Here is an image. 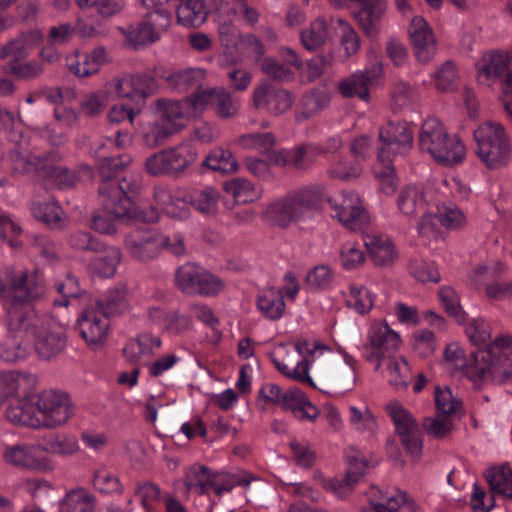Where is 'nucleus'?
I'll use <instances>...</instances> for the list:
<instances>
[{"mask_svg": "<svg viewBox=\"0 0 512 512\" xmlns=\"http://www.w3.org/2000/svg\"><path fill=\"white\" fill-rule=\"evenodd\" d=\"M364 244L368 255L376 266H389L397 258L395 247L391 240L382 235L367 234Z\"/></svg>", "mask_w": 512, "mask_h": 512, "instance_id": "cd10ccee", "label": "nucleus"}, {"mask_svg": "<svg viewBox=\"0 0 512 512\" xmlns=\"http://www.w3.org/2000/svg\"><path fill=\"white\" fill-rule=\"evenodd\" d=\"M124 248L135 261L148 263L159 257L163 250L175 256L185 254L183 237L175 234L172 237L155 229H135L124 239Z\"/></svg>", "mask_w": 512, "mask_h": 512, "instance_id": "423d86ee", "label": "nucleus"}, {"mask_svg": "<svg viewBox=\"0 0 512 512\" xmlns=\"http://www.w3.org/2000/svg\"><path fill=\"white\" fill-rule=\"evenodd\" d=\"M399 335L386 324H374L371 326L367 342L363 346L364 358L375 363V370H379L381 361L388 359L400 346Z\"/></svg>", "mask_w": 512, "mask_h": 512, "instance_id": "4468645a", "label": "nucleus"}, {"mask_svg": "<svg viewBox=\"0 0 512 512\" xmlns=\"http://www.w3.org/2000/svg\"><path fill=\"white\" fill-rule=\"evenodd\" d=\"M77 327L92 349L100 348L108 336L109 321L104 311L90 310L78 319Z\"/></svg>", "mask_w": 512, "mask_h": 512, "instance_id": "6ab92c4d", "label": "nucleus"}, {"mask_svg": "<svg viewBox=\"0 0 512 512\" xmlns=\"http://www.w3.org/2000/svg\"><path fill=\"white\" fill-rule=\"evenodd\" d=\"M413 142V131L407 122L388 121L379 129L377 158L381 163H392L395 157L406 155Z\"/></svg>", "mask_w": 512, "mask_h": 512, "instance_id": "9d476101", "label": "nucleus"}, {"mask_svg": "<svg viewBox=\"0 0 512 512\" xmlns=\"http://www.w3.org/2000/svg\"><path fill=\"white\" fill-rule=\"evenodd\" d=\"M367 497L370 507L363 509L362 512H397L402 505H406L411 511L415 509L414 502L403 491L382 490L372 485Z\"/></svg>", "mask_w": 512, "mask_h": 512, "instance_id": "aec40b11", "label": "nucleus"}, {"mask_svg": "<svg viewBox=\"0 0 512 512\" xmlns=\"http://www.w3.org/2000/svg\"><path fill=\"white\" fill-rule=\"evenodd\" d=\"M382 72V64L376 60L371 68H367L365 72H358L349 78L341 81L339 90L344 97H358L361 100H368L369 85L375 81Z\"/></svg>", "mask_w": 512, "mask_h": 512, "instance_id": "412c9836", "label": "nucleus"}, {"mask_svg": "<svg viewBox=\"0 0 512 512\" xmlns=\"http://www.w3.org/2000/svg\"><path fill=\"white\" fill-rule=\"evenodd\" d=\"M335 217L348 229H362L369 222V216L359 196L352 191H343L329 199Z\"/></svg>", "mask_w": 512, "mask_h": 512, "instance_id": "dca6fc26", "label": "nucleus"}, {"mask_svg": "<svg viewBox=\"0 0 512 512\" xmlns=\"http://www.w3.org/2000/svg\"><path fill=\"white\" fill-rule=\"evenodd\" d=\"M175 282L187 295L214 296L224 288L220 278L193 263H186L176 270Z\"/></svg>", "mask_w": 512, "mask_h": 512, "instance_id": "9b49d317", "label": "nucleus"}, {"mask_svg": "<svg viewBox=\"0 0 512 512\" xmlns=\"http://www.w3.org/2000/svg\"><path fill=\"white\" fill-rule=\"evenodd\" d=\"M261 70L274 81L287 82L294 78V73L288 65L272 57H266L261 61Z\"/></svg>", "mask_w": 512, "mask_h": 512, "instance_id": "e2e57ef3", "label": "nucleus"}, {"mask_svg": "<svg viewBox=\"0 0 512 512\" xmlns=\"http://www.w3.org/2000/svg\"><path fill=\"white\" fill-rule=\"evenodd\" d=\"M418 147L421 152L427 153L444 167L456 166L466 157V147L461 139L457 135L449 134L445 125L434 117L427 118L422 123Z\"/></svg>", "mask_w": 512, "mask_h": 512, "instance_id": "7ed1b4c3", "label": "nucleus"}, {"mask_svg": "<svg viewBox=\"0 0 512 512\" xmlns=\"http://www.w3.org/2000/svg\"><path fill=\"white\" fill-rule=\"evenodd\" d=\"M203 166L222 174L234 173L238 163L231 151L222 148L213 149L204 159Z\"/></svg>", "mask_w": 512, "mask_h": 512, "instance_id": "c03bdc74", "label": "nucleus"}, {"mask_svg": "<svg viewBox=\"0 0 512 512\" xmlns=\"http://www.w3.org/2000/svg\"><path fill=\"white\" fill-rule=\"evenodd\" d=\"M205 0H183L176 7L177 24L196 28L205 23L208 8Z\"/></svg>", "mask_w": 512, "mask_h": 512, "instance_id": "2f4dec72", "label": "nucleus"}, {"mask_svg": "<svg viewBox=\"0 0 512 512\" xmlns=\"http://www.w3.org/2000/svg\"><path fill=\"white\" fill-rule=\"evenodd\" d=\"M437 220L448 229H460L466 224L464 212L456 206L443 205L438 208Z\"/></svg>", "mask_w": 512, "mask_h": 512, "instance_id": "774afa93", "label": "nucleus"}, {"mask_svg": "<svg viewBox=\"0 0 512 512\" xmlns=\"http://www.w3.org/2000/svg\"><path fill=\"white\" fill-rule=\"evenodd\" d=\"M214 475L203 466H194L185 477V486L188 491H195L200 495L207 494L210 489L212 490Z\"/></svg>", "mask_w": 512, "mask_h": 512, "instance_id": "de8ad7c7", "label": "nucleus"}, {"mask_svg": "<svg viewBox=\"0 0 512 512\" xmlns=\"http://www.w3.org/2000/svg\"><path fill=\"white\" fill-rule=\"evenodd\" d=\"M386 411L391 417L396 433L407 453L415 457L418 456L422 450V434L416 420L410 412L397 401L389 402L386 405Z\"/></svg>", "mask_w": 512, "mask_h": 512, "instance_id": "ddd939ff", "label": "nucleus"}, {"mask_svg": "<svg viewBox=\"0 0 512 512\" xmlns=\"http://www.w3.org/2000/svg\"><path fill=\"white\" fill-rule=\"evenodd\" d=\"M346 461L348 468L345 477L335 478L331 481V488L340 497L352 490L353 485L358 482L368 467L367 461L362 454L353 448L346 452Z\"/></svg>", "mask_w": 512, "mask_h": 512, "instance_id": "5701e85b", "label": "nucleus"}, {"mask_svg": "<svg viewBox=\"0 0 512 512\" xmlns=\"http://www.w3.org/2000/svg\"><path fill=\"white\" fill-rule=\"evenodd\" d=\"M44 294V286L36 273L7 268L0 277V300L7 311L10 334L37 335L44 322L38 317L32 302Z\"/></svg>", "mask_w": 512, "mask_h": 512, "instance_id": "f257e3e1", "label": "nucleus"}, {"mask_svg": "<svg viewBox=\"0 0 512 512\" xmlns=\"http://www.w3.org/2000/svg\"><path fill=\"white\" fill-rule=\"evenodd\" d=\"M3 458L9 465L24 471L51 472L53 462L43 455L42 444H17L8 447Z\"/></svg>", "mask_w": 512, "mask_h": 512, "instance_id": "2eb2a0df", "label": "nucleus"}, {"mask_svg": "<svg viewBox=\"0 0 512 512\" xmlns=\"http://www.w3.org/2000/svg\"><path fill=\"white\" fill-rule=\"evenodd\" d=\"M362 173V165L357 162H348L346 160H338L331 164L328 169V175L332 179L349 181L359 177Z\"/></svg>", "mask_w": 512, "mask_h": 512, "instance_id": "338daca9", "label": "nucleus"}, {"mask_svg": "<svg viewBox=\"0 0 512 512\" xmlns=\"http://www.w3.org/2000/svg\"><path fill=\"white\" fill-rule=\"evenodd\" d=\"M512 346V338L497 337L485 349L471 352V364L468 366L467 378L476 386L486 381L504 384L512 379V360L503 351Z\"/></svg>", "mask_w": 512, "mask_h": 512, "instance_id": "f03ea898", "label": "nucleus"}, {"mask_svg": "<svg viewBox=\"0 0 512 512\" xmlns=\"http://www.w3.org/2000/svg\"><path fill=\"white\" fill-rule=\"evenodd\" d=\"M96 498L85 488L68 491L59 503V512H95Z\"/></svg>", "mask_w": 512, "mask_h": 512, "instance_id": "c9c22d12", "label": "nucleus"}, {"mask_svg": "<svg viewBox=\"0 0 512 512\" xmlns=\"http://www.w3.org/2000/svg\"><path fill=\"white\" fill-rule=\"evenodd\" d=\"M4 72L22 80L37 78L43 73V67L35 60L22 62V60H11L4 66Z\"/></svg>", "mask_w": 512, "mask_h": 512, "instance_id": "bf43d9fd", "label": "nucleus"}, {"mask_svg": "<svg viewBox=\"0 0 512 512\" xmlns=\"http://www.w3.org/2000/svg\"><path fill=\"white\" fill-rule=\"evenodd\" d=\"M29 355V348L22 340H18L15 334H10L1 343L0 357L7 363H15L24 360Z\"/></svg>", "mask_w": 512, "mask_h": 512, "instance_id": "13d9d810", "label": "nucleus"}, {"mask_svg": "<svg viewBox=\"0 0 512 512\" xmlns=\"http://www.w3.org/2000/svg\"><path fill=\"white\" fill-rule=\"evenodd\" d=\"M506 271V267L501 262H493L491 264H481L474 268L470 274V280L476 287L482 285H490L495 282L500 275Z\"/></svg>", "mask_w": 512, "mask_h": 512, "instance_id": "6e6d98bb", "label": "nucleus"}, {"mask_svg": "<svg viewBox=\"0 0 512 512\" xmlns=\"http://www.w3.org/2000/svg\"><path fill=\"white\" fill-rule=\"evenodd\" d=\"M92 485L102 494L122 495L124 493V485L120 478L105 466L93 471Z\"/></svg>", "mask_w": 512, "mask_h": 512, "instance_id": "a19ab883", "label": "nucleus"}, {"mask_svg": "<svg viewBox=\"0 0 512 512\" xmlns=\"http://www.w3.org/2000/svg\"><path fill=\"white\" fill-rule=\"evenodd\" d=\"M42 39L43 34L38 29L22 31L15 38L6 43L8 57H13L12 60L26 59L30 51L39 45Z\"/></svg>", "mask_w": 512, "mask_h": 512, "instance_id": "f704fd0d", "label": "nucleus"}, {"mask_svg": "<svg viewBox=\"0 0 512 512\" xmlns=\"http://www.w3.org/2000/svg\"><path fill=\"white\" fill-rule=\"evenodd\" d=\"M332 280V269L328 265H317L307 273L305 283L309 289L321 291L327 289Z\"/></svg>", "mask_w": 512, "mask_h": 512, "instance_id": "69168bd1", "label": "nucleus"}, {"mask_svg": "<svg viewBox=\"0 0 512 512\" xmlns=\"http://www.w3.org/2000/svg\"><path fill=\"white\" fill-rule=\"evenodd\" d=\"M396 205L398 211L407 218L425 212L426 199L424 193L415 185L403 187L397 195Z\"/></svg>", "mask_w": 512, "mask_h": 512, "instance_id": "473e14b6", "label": "nucleus"}, {"mask_svg": "<svg viewBox=\"0 0 512 512\" xmlns=\"http://www.w3.org/2000/svg\"><path fill=\"white\" fill-rule=\"evenodd\" d=\"M256 304L261 314L272 321L279 320L284 315L286 307L282 291L274 287L261 290Z\"/></svg>", "mask_w": 512, "mask_h": 512, "instance_id": "72a5a7b5", "label": "nucleus"}, {"mask_svg": "<svg viewBox=\"0 0 512 512\" xmlns=\"http://www.w3.org/2000/svg\"><path fill=\"white\" fill-rule=\"evenodd\" d=\"M249 474H215L212 482V490L217 496L230 492L234 487H248L251 483Z\"/></svg>", "mask_w": 512, "mask_h": 512, "instance_id": "4d7b16f0", "label": "nucleus"}, {"mask_svg": "<svg viewBox=\"0 0 512 512\" xmlns=\"http://www.w3.org/2000/svg\"><path fill=\"white\" fill-rule=\"evenodd\" d=\"M184 105H187L185 101L182 102L164 98L157 99L153 103L158 119L168 126L175 134L185 126Z\"/></svg>", "mask_w": 512, "mask_h": 512, "instance_id": "c756f323", "label": "nucleus"}, {"mask_svg": "<svg viewBox=\"0 0 512 512\" xmlns=\"http://www.w3.org/2000/svg\"><path fill=\"white\" fill-rule=\"evenodd\" d=\"M409 36L417 60L423 64L430 62L437 53V43L431 27L424 18L417 16L412 19Z\"/></svg>", "mask_w": 512, "mask_h": 512, "instance_id": "a211bd4d", "label": "nucleus"}, {"mask_svg": "<svg viewBox=\"0 0 512 512\" xmlns=\"http://www.w3.org/2000/svg\"><path fill=\"white\" fill-rule=\"evenodd\" d=\"M43 453L60 456H71L78 452L79 445L75 436L68 434H56L44 439Z\"/></svg>", "mask_w": 512, "mask_h": 512, "instance_id": "a18cd8bd", "label": "nucleus"}, {"mask_svg": "<svg viewBox=\"0 0 512 512\" xmlns=\"http://www.w3.org/2000/svg\"><path fill=\"white\" fill-rule=\"evenodd\" d=\"M219 192L212 188L206 187L201 190H195L190 195L191 205L203 214H215L218 208Z\"/></svg>", "mask_w": 512, "mask_h": 512, "instance_id": "3c124183", "label": "nucleus"}, {"mask_svg": "<svg viewBox=\"0 0 512 512\" xmlns=\"http://www.w3.org/2000/svg\"><path fill=\"white\" fill-rule=\"evenodd\" d=\"M68 244L71 248L83 251L99 253L104 250V245L89 232L75 231L69 234Z\"/></svg>", "mask_w": 512, "mask_h": 512, "instance_id": "052dcab7", "label": "nucleus"}, {"mask_svg": "<svg viewBox=\"0 0 512 512\" xmlns=\"http://www.w3.org/2000/svg\"><path fill=\"white\" fill-rule=\"evenodd\" d=\"M475 153L489 170L506 167L512 158V140L498 122L485 121L474 130Z\"/></svg>", "mask_w": 512, "mask_h": 512, "instance_id": "0eeeda50", "label": "nucleus"}, {"mask_svg": "<svg viewBox=\"0 0 512 512\" xmlns=\"http://www.w3.org/2000/svg\"><path fill=\"white\" fill-rule=\"evenodd\" d=\"M33 216L51 228H59L63 211L54 200L33 203L31 208Z\"/></svg>", "mask_w": 512, "mask_h": 512, "instance_id": "8fccbe9b", "label": "nucleus"}, {"mask_svg": "<svg viewBox=\"0 0 512 512\" xmlns=\"http://www.w3.org/2000/svg\"><path fill=\"white\" fill-rule=\"evenodd\" d=\"M269 356L275 368L282 375L295 381L314 386L313 380L309 376V362L306 358L295 362L292 359L293 354H287L286 357L283 358H278L274 353H270Z\"/></svg>", "mask_w": 512, "mask_h": 512, "instance_id": "7c9ffc66", "label": "nucleus"}, {"mask_svg": "<svg viewBox=\"0 0 512 512\" xmlns=\"http://www.w3.org/2000/svg\"><path fill=\"white\" fill-rule=\"evenodd\" d=\"M342 295L347 307L361 315L368 313L373 308V296L370 290L363 285L351 284L348 291H343Z\"/></svg>", "mask_w": 512, "mask_h": 512, "instance_id": "79ce46f5", "label": "nucleus"}, {"mask_svg": "<svg viewBox=\"0 0 512 512\" xmlns=\"http://www.w3.org/2000/svg\"><path fill=\"white\" fill-rule=\"evenodd\" d=\"M387 360V378L391 386L397 391L407 390L412 379L411 368L404 357L392 358Z\"/></svg>", "mask_w": 512, "mask_h": 512, "instance_id": "58836bf2", "label": "nucleus"}, {"mask_svg": "<svg viewBox=\"0 0 512 512\" xmlns=\"http://www.w3.org/2000/svg\"><path fill=\"white\" fill-rule=\"evenodd\" d=\"M35 407L33 394L27 397L14 398L5 409L6 419L15 425L39 429V419L34 411Z\"/></svg>", "mask_w": 512, "mask_h": 512, "instance_id": "393cba45", "label": "nucleus"}, {"mask_svg": "<svg viewBox=\"0 0 512 512\" xmlns=\"http://www.w3.org/2000/svg\"><path fill=\"white\" fill-rule=\"evenodd\" d=\"M512 61V54L494 52L488 59L483 58V64L478 72V81L481 84H488L490 80L499 79L501 87L506 79L509 70L510 62Z\"/></svg>", "mask_w": 512, "mask_h": 512, "instance_id": "bb28decb", "label": "nucleus"}, {"mask_svg": "<svg viewBox=\"0 0 512 512\" xmlns=\"http://www.w3.org/2000/svg\"><path fill=\"white\" fill-rule=\"evenodd\" d=\"M132 158L128 154L113 157H102L97 164L100 184L118 182L117 175L130 165Z\"/></svg>", "mask_w": 512, "mask_h": 512, "instance_id": "37998d69", "label": "nucleus"}, {"mask_svg": "<svg viewBox=\"0 0 512 512\" xmlns=\"http://www.w3.org/2000/svg\"><path fill=\"white\" fill-rule=\"evenodd\" d=\"M240 102L224 88H218L212 111L221 119H231L239 112Z\"/></svg>", "mask_w": 512, "mask_h": 512, "instance_id": "603ef678", "label": "nucleus"}, {"mask_svg": "<svg viewBox=\"0 0 512 512\" xmlns=\"http://www.w3.org/2000/svg\"><path fill=\"white\" fill-rule=\"evenodd\" d=\"M175 133L158 118L142 124L139 136L142 144L150 149L164 145Z\"/></svg>", "mask_w": 512, "mask_h": 512, "instance_id": "4c0bfd02", "label": "nucleus"}, {"mask_svg": "<svg viewBox=\"0 0 512 512\" xmlns=\"http://www.w3.org/2000/svg\"><path fill=\"white\" fill-rule=\"evenodd\" d=\"M224 191L238 204H246L260 197L259 191L247 179L235 178L224 184Z\"/></svg>", "mask_w": 512, "mask_h": 512, "instance_id": "49530a36", "label": "nucleus"}, {"mask_svg": "<svg viewBox=\"0 0 512 512\" xmlns=\"http://www.w3.org/2000/svg\"><path fill=\"white\" fill-rule=\"evenodd\" d=\"M37 377L15 371L0 373V397L18 398L34 394Z\"/></svg>", "mask_w": 512, "mask_h": 512, "instance_id": "4be33fe9", "label": "nucleus"}, {"mask_svg": "<svg viewBox=\"0 0 512 512\" xmlns=\"http://www.w3.org/2000/svg\"><path fill=\"white\" fill-rule=\"evenodd\" d=\"M484 477L491 494H498L512 500V469L508 465L488 468Z\"/></svg>", "mask_w": 512, "mask_h": 512, "instance_id": "e433bc0d", "label": "nucleus"}, {"mask_svg": "<svg viewBox=\"0 0 512 512\" xmlns=\"http://www.w3.org/2000/svg\"><path fill=\"white\" fill-rule=\"evenodd\" d=\"M169 89L178 93H186L189 90L200 87L202 81L206 77V70L202 68H184L174 70L168 74L159 75Z\"/></svg>", "mask_w": 512, "mask_h": 512, "instance_id": "a878e982", "label": "nucleus"}, {"mask_svg": "<svg viewBox=\"0 0 512 512\" xmlns=\"http://www.w3.org/2000/svg\"><path fill=\"white\" fill-rule=\"evenodd\" d=\"M36 409L40 416L39 429H55L66 424L74 414L69 394L57 390H44L36 396Z\"/></svg>", "mask_w": 512, "mask_h": 512, "instance_id": "1a4fd4ad", "label": "nucleus"}, {"mask_svg": "<svg viewBox=\"0 0 512 512\" xmlns=\"http://www.w3.org/2000/svg\"><path fill=\"white\" fill-rule=\"evenodd\" d=\"M171 25L167 15L145 13L142 21L128 28L126 38L134 48L151 45L158 42Z\"/></svg>", "mask_w": 512, "mask_h": 512, "instance_id": "f3484780", "label": "nucleus"}, {"mask_svg": "<svg viewBox=\"0 0 512 512\" xmlns=\"http://www.w3.org/2000/svg\"><path fill=\"white\" fill-rule=\"evenodd\" d=\"M294 97L287 89L268 80L259 81L252 93V104L256 110L265 111L272 116H280L289 111Z\"/></svg>", "mask_w": 512, "mask_h": 512, "instance_id": "f8f14e48", "label": "nucleus"}, {"mask_svg": "<svg viewBox=\"0 0 512 512\" xmlns=\"http://www.w3.org/2000/svg\"><path fill=\"white\" fill-rule=\"evenodd\" d=\"M105 255L96 257L93 260V265L97 273L102 277H112L117 269V266L122 260V253L117 247L104 246Z\"/></svg>", "mask_w": 512, "mask_h": 512, "instance_id": "5fc2aeb1", "label": "nucleus"}, {"mask_svg": "<svg viewBox=\"0 0 512 512\" xmlns=\"http://www.w3.org/2000/svg\"><path fill=\"white\" fill-rule=\"evenodd\" d=\"M328 102L329 99L323 92L311 91L306 93L300 99L295 112L296 121L301 122L315 116L328 105Z\"/></svg>", "mask_w": 512, "mask_h": 512, "instance_id": "ea45409f", "label": "nucleus"}, {"mask_svg": "<svg viewBox=\"0 0 512 512\" xmlns=\"http://www.w3.org/2000/svg\"><path fill=\"white\" fill-rule=\"evenodd\" d=\"M35 337V351L41 359L50 360L63 352L66 346L65 335L61 331L43 329L37 331Z\"/></svg>", "mask_w": 512, "mask_h": 512, "instance_id": "c85d7f7f", "label": "nucleus"}, {"mask_svg": "<svg viewBox=\"0 0 512 512\" xmlns=\"http://www.w3.org/2000/svg\"><path fill=\"white\" fill-rule=\"evenodd\" d=\"M106 50L99 46L87 53H82L67 60L68 70L76 77H89L99 72L100 68L106 63Z\"/></svg>", "mask_w": 512, "mask_h": 512, "instance_id": "b1692460", "label": "nucleus"}, {"mask_svg": "<svg viewBox=\"0 0 512 512\" xmlns=\"http://www.w3.org/2000/svg\"><path fill=\"white\" fill-rule=\"evenodd\" d=\"M436 86L442 91H452L459 82V74L451 60L445 61L435 73Z\"/></svg>", "mask_w": 512, "mask_h": 512, "instance_id": "680f3d73", "label": "nucleus"}, {"mask_svg": "<svg viewBox=\"0 0 512 512\" xmlns=\"http://www.w3.org/2000/svg\"><path fill=\"white\" fill-rule=\"evenodd\" d=\"M439 299L442 302L446 312L455 318L459 323L465 320V312L460 306L459 296L450 286H443L438 292Z\"/></svg>", "mask_w": 512, "mask_h": 512, "instance_id": "0e129e2a", "label": "nucleus"}, {"mask_svg": "<svg viewBox=\"0 0 512 512\" xmlns=\"http://www.w3.org/2000/svg\"><path fill=\"white\" fill-rule=\"evenodd\" d=\"M236 143L243 149L257 150L266 154L275 146L276 138L272 132L250 133L239 136Z\"/></svg>", "mask_w": 512, "mask_h": 512, "instance_id": "09e8293b", "label": "nucleus"}, {"mask_svg": "<svg viewBox=\"0 0 512 512\" xmlns=\"http://www.w3.org/2000/svg\"><path fill=\"white\" fill-rule=\"evenodd\" d=\"M320 202L319 191L302 189L270 204L265 214L279 227L286 228L291 224L303 227L313 220L320 208Z\"/></svg>", "mask_w": 512, "mask_h": 512, "instance_id": "20e7f679", "label": "nucleus"}, {"mask_svg": "<svg viewBox=\"0 0 512 512\" xmlns=\"http://www.w3.org/2000/svg\"><path fill=\"white\" fill-rule=\"evenodd\" d=\"M197 150L187 142L165 148L150 155L145 161V171L151 176L178 178L196 162Z\"/></svg>", "mask_w": 512, "mask_h": 512, "instance_id": "6e6552de", "label": "nucleus"}, {"mask_svg": "<svg viewBox=\"0 0 512 512\" xmlns=\"http://www.w3.org/2000/svg\"><path fill=\"white\" fill-rule=\"evenodd\" d=\"M141 183L134 177H123L118 182L99 184L98 195L105 211L115 217H129L142 221H154L158 215L154 208L150 214L135 206L132 198L140 193Z\"/></svg>", "mask_w": 512, "mask_h": 512, "instance_id": "39448f33", "label": "nucleus"}, {"mask_svg": "<svg viewBox=\"0 0 512 512\" xmlns=\"http://www.w3.org/2000/svg\"><path fill=\"white\" fill-rule=\"evenodd\" d=\"M300 37L301 43L307 50L314 51L318 49L325 43L328 37V29L325 21L322 19L313 21L309 28L301 32Z\"/></svg>", "mask_w": 512, "mask_h": 512, "instance_id": "864d4df0", "label": "nucleus"}]
</instances>
